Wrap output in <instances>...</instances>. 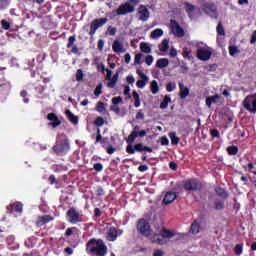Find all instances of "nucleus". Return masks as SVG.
<instances>
[{
    "instance_id": "obj_3",
    "label": "nucleus",
    "mask_w": 256,
    "mask_h": 256,
    "mask_svg": "<svg viewBox=\"0 0 256 256\" xmlns=\"http://www.w3.org/2000/svg\"><path fill=\"white\" fill-rule=\"evenodd\" d=\"M52 151L55 155H67L71 151L69 139L63 134L59 135L56 139V144L52 147Z\"/></svg>"
},
{
    "instance_id": "obj_49",
    "label": "nucleus",
    "mask_w": 256,
    "mask_h": 256,
    "mask_svg": "<svg viewBox=\"0 0 256 256\" xmlns=\"http://www.w3.org/2000/svg\"><path fill=\"white\" fill-rule=\"evenodd\" d=\"M95 109L98 113H103V111H105V103L99 101Z\"/></svg>"
},
{
    "instance_id": "obj_48",
    "label": "nucleus",
    "mask_w": 256,
    "mask_h": 256,
    "mask_svg": "<svg viewBox=\"0 0 256 256\" xmlns=\"http://www.w3.org/2000/svg\"><path fill=\"white\" fill-rule=\"evenodd\" d=\"M216 31L218 33V35H225V28L223 27V23L219 22L217 27H216Z\"/></svg>"
},
{
    "instance_id": "obj_23",
    "label": "nucleus",
    "mask_w": 256,
    "mask_h": 256,
    "mask_svg": "<svg viewBox=\"0 0 256 256\" xmlns=\"http://www.w3.org/2000/svg\"><path fill=\"white\" fill-rule=\"evenodd\" d=\"M65 115H66L67 119H69L70 123H72V125L79 124V117L75 116V114H73V112H71V110H66Z\"/></svg>"
},
{
    "instance_id": "obj_17",
    "label": "nucleus",
    "mask_w": 256,
    "mask_h": 256,
    "mask_svg": "<svg viewBox=\"0 0 256 256\" xmlns=\"http://www.w3.org/2000/svg\"><path fill=\"white\" fill-rule=\"evenodd\" d=\"M53 216L51 215H42L38 216L35 221L36 227H43V225H47V223H51L53 221Z\"/></svg>"
},
{
    "instance_id": "obj_4",
    "label": "nucleus",
    "mask_w": 256,
    "mask_h": 256,
    "mask_svg": "<svg viewBox=\"0 0 256 256\" xmlns=\"http://www.w3.org/2000/svg\"><path fill=\"white\" fill-rule=\"evenodd\" d=\"M175 237V233L169 229L163 228L160 230V233L154 234L152 239L154 243L158 245H167L169 243V239H173Z\"/></svg>"
},
{
    "instance_id": "obj_51",
    "label": "nucleus",
    "mask_w": 256,
    "mask_h": 256,
    "mask_svg": "<svg viewBox=\"0 0 256 256\" xmlns=\"http://www.w3.org/2000/svg\"><path fill=\"white\" fill-rule=\"evenodd\" d=\"M242 168L244 169V171H253V169H255V165L253 164V162H249L246 165H242Z\"/></svg>"
},
{
    "instance_id": "obj_63",
    "label": "nucleus",
    "mask_w": 256,
    "mask_h": 256,
    "mask_svg": "<svg viewBox=\"0 0 256 256\" xmlns=\"http://www.w3.org/2000/svg\"><path fill=\"white\" fill-rule=\"evenodd\" d=\"M115 151H117V148H115L111 145L106 148V152L108 153V155H113V153H115Z\"/></svg>"
},
{
    "instance_id": "obj_50",
    "label": "nucleus",
    "mask_w": 256,
    "mask_h": 256,
    "mask_svg": "<svg viewBox=\"0 0 256 256\" xmlns=\"http://www.w3.org/2000/svg\"><path fill=\"white\" fill-rule=\"evenodd\" d=\"M210 135H211V137L213 138V139H220L221 138V134L219 133V130H217V129H212L211 131H210Z\"/></svg>"
},
{
    "instance_id": "obj_19",
    "label": "nucleus",
    "mask_w": 256,
    "mask_h": 256,
    "mask_svg": "<svg viewBox=\"0 0 256 256\" xmlns=\"http://www.w3.org/2000/svg\"><path fill=\"white\" fill-rule=\"evenodd\" d=\"M23 211V204L21 202H15L7 206V213H21Z\"/></svg>"
},
{
    "instance_id": "obj_45",
    "label": "nucleus",
    "mask_w": 256,
    "mask_h": 256,
    "mask_svg": "<svg viewBox=\"0 0 256 256\" xmlns=\"http://www.w3.org/2000/svg\"><path fill=\"white\" fill-rule=\"evenodd\" d=\"M85 77V74L83 73L82 69H78L76 71V81L80 82L83 81V78Z\"/></svg>"
},
{
    "instance_id": "obj_9",
    "label": "nucleus",
    "mask_w": 256,
    "mask_h": 256,
    "mask_svg": "<svg viewBox=\"0 0 256 256\" xmlns=\"http://www.w3.org/2000/svg\"><path fill=\"white\" fill-rule=\"evenodd\" d=\"M212 55L213 52L211 51V48L199 46L196 50V57L200 61H209Z\"/></svg>"
},
{
    "instance_id": "obj_43",
    "label": "nucleus",
    "mask_w": 256,
    "mask_h": 256,
    "mask_svg": "<svg viewBox=\"0 0 256 256\" xmlns=\"http://www.w3.org/2000/svg\"><path fill=\"white\" fill-rule=\"evenodd\" d=\"M94 125L96 127H103V125H105V119L101 116H98L94 121Z\"/></svg>"
},
{
    "instance_id": "obj_53",
    "label": "nucleus",
    "mask_w": 256,
    "mask_h": 256,
    "mask_svg": "<svg viewBox=\"0 0 256 256\" xmlns=\"http://www.w3.org/2000/svg\"><path fill=\"white\" fill-rule=\"evenodd\" d=\"M110 111H113L116 115H119L121 113V108H119V105L112 104V106H110Z\"/></svg>"
},
{
    "instance_id": "obj_44",
    "label": "nucleus",
    "mask_w": 256,
    "mask_h": 256,
    "mask_svg": "<svg viewBox=\"0 0 256 256\" xmlns=\"http://www.w3.org/2000/svg\"><path fill=\"white\" fill-rule=\"evenodd\" d=\"M234 253L235 255H242L243 254V244H236L234 247Z\"/></svg>"
},
{
    "instance_id": "obj_52",
    "label": "nucleus",
    "mask_w": 256,
    "mask_h": 256,
    "mask_svg": "<svg viewBox=\"0 0 256 256\" xmlns=\"http://www.w3.org/2000/svg\"><path fill=\"white\" fill-rule=\"evenodd\" d=\"M143 57V53H138L134 57V64L141 65V58Z\"/></svg>"
},
{
    "instance_id": "obj_25",
    "label": "nucleus",
    "mask_w": 256,
    "mask_h": 256,
    "mask_svg": "<svg viewBox=\"0 0 256 256\" xmlns=\"http://www.w3.org/2000/svg\"><path fill=\"white\" fill-rule=\"evenodd\" d=\"M201 231V223L197 220H194L190 226V233L192 235H197Z\"/></svg>"
},
{
    "instance_id": "obj_16",
    "label": "nucleus",
    "mask_w": 256,
    "mask_h": 256,
    "mask_svg": "<svg viewBox=\"0 0 256 256\" xmlns=\"http://www.w3.org/2000/svg\"><path fill=\"white\" fill-rule=\"evenodd\" d=\"M136 73L141 78L136 82V87H138V89H143L145 85L149 83V77H147V75H145V73L139 69L136 70Z\"/></svg>"
},
{
    "instance_id": "obj_30",
    "label": "nucleus",
    "mask_w": 256,
    "mask_h": 256,
    "mask_svg": "<svg viewBox=\"0 0 256 256\" xmlns=\"http://www.w3.org/2000/svg\"><path fill=\"white\" fill-rule=\"evenodd\" d=\"M81 231L77 227L67 228L65 231V237H71V235H79Z\"/></svg>"
},
{
    "instance_id": "obj_6",
    "label": "nucleus",
    "mask_w": 256,
    "mask_h": 256,
    "mask_svg": "<svg viewBox=\"0 0 256 256\" xmlns=\"http://www.w3.org/2000/svg\"><path fill=\"white\" fill-rule=\"evenodd\" d=\"M136 229L140 235H143V237H149L151 235V225L145 218L138 220Z\"/></svg>"
},
{
    "instance_id": "obj_8",
    "label": "nucleus",
    "mask_w": 256,
    "mask_h": 256,
    "mask_svg": "<svg viewBox=\"0 0 256 256\" xmlns=\"http://www.w3.org/2000/svg\"><path fill=\"white\" fill-rule=\"evenodd\" d=\"M243 107L246 111H249V113H256V93L245 97Z\"/></svg>"
},
{
    "instance_id": "obj_22",
    "label": "nucleus",
    "mask_w": 256,
    "mask_h": 256,
    "mask_svg": "<svg viewBox=\"0 0 256 256\" xmlns=\"http://www.w3.org/2000/svg\"><path fill=\"white\" fill-rule=\"evenodd\" d=\"M178 85L180 89V93H179L180 99H187V97L189 96V89L185 87V84H183L182 82H179Z\"/></svg>"
},
{
    "instance_id": "obj_2",
    "label": "nucleus",
    "mask_w": 256,
    "mask_h": 256,
    "mask_svg": "<svg viewBox=\"0 0 256 256\" xmlns=\"http://www.w3.org/2000/svg\"><path fill=\"white\" fill-rule=\"evenodd\" d=\"M86 252L88 255L105 256L108 252L107 244L101 238H92L86 243Z\"/></svg>"
},
{
    "instance_id": "obj_21",
    "label": "nucleus",
    "mask_w": 256,
    "mask_h": 256,
    "mask_svg": "<svg viewBox=\"0 0 256 256\" xmlns=\"http://www.w3.org/2000/svg\"><path fill=\"white\" fill-rule=\"evenodd\" d=\"M47 119H48V121H52V123H50V125L54 129L56 127H59V125H61V120H59V117H57V114H55V113H49L47 115Z\"/></svg>"
},
{
    "instance_id": "obj_14",
    "label": "nucleus",
    "mask_w": 256,
    "mask_h": 256,
    "mask_svg": "<svg viewBox=\"0 0 256 256\" xmlns=\"http://www.w3.org/2000/svg\"><path fill=\"white\" fill-rule=\"evenodd\" d=\"M202 10L204 11V13H206V15H209V13H215L214 19H217V4L213 2H204L202 4Z\"/></svg>"
},
{
    "instance_id": "obj_37",
    "label": "nucleus",
    "mask_w": 256,
    "mask_h": 256,
    "mask_svg": "<svg viewBox=\"0 0 256 256\" xmlns=\"http://www.w3.org/2000/svg\"><path fill=\"white\" fill-rule=\"evenodd\" d=\"M214 209L216 211H221V210L225 209V202L223 200H216L214 202Z\"/></svg>"
},
{
    "instance_id": "obj_7",
    "label": "nucleus",
    "mask_w": 256,
    "mask_h": 256,
    "mask_svg": "<svg viewBox=\"0 0 256 256\" xmlns=\"http://www.w3.org/2000/svg\"><path fill=\"white\" fill-rule=\"evenodd\" d=\"M107 21H109V19H107V17L96 18V19L92 20L90 23V30L88 32L90 37H93V35H95L97 33V30L99 28L103 27V25H106Z\"/></svg>"
},
{
    "instance_id": "obj_28",
    "label": "nucleus",
    "mask_w": 256,
    "mask_h": 256,
    "mask_svg": "<svg viewBox=\"0 0 256 256\" xmlns=\"http://www.w3.org/2000/svg\"><path fill=\"white\" fill-rule=\"evenodd\" d=\"M156 67L158 69H165V67H169V59L167 58H160L156 61Z\"/></svg>"
},
{
    "instance_id": "obj_39",
    "label": "nucleus",
    "mask_w": 256,
    "mask_h": 256,
    "mask_svg": "<svg viewBox=\"0 0 256 256\" xmlns=\"http://www.w3.org/2000/svg\"><path fill=\"white\" fill-rule=\"evenodd\" d=\"M228 51L231 57H235V55L241 53V50L237 46H229Z\"/></svg>"
},
{
    "instance_id": "obj_55",
    "label": "nucleus",
    "mask_w": 256,
    "mask_h": 256,
    "mask_svg": "<svg viewBox=\"0 0 256 256\" xmlns=\"http://www.w3.org/2000/svg\"><path fill=\"white\" fill-rule=\"evenodd\" d=\"M107 33H108V35H110L111 37H113V36L117 33V28H116V27L109 26V27L107 28Z\"/></svg>"
},
{
    "instance_id": "obj_56",
    "label": "nucleus",
    "mask_w": 256,
    "mask_h": 256,
    "mask_svg": "<svg viewBox=\"0 0 256 256\" xmlns=\"http://www.w3.org/2000/svg\"><path fill=\"white\" fill-rule=\"evenodd\" d=\"M119 103H123V98L121 96L112 98V105H119Z\"/></svg>"
},
{
    "instance_id": "obj_38",
    "label": "nucleus",
    "mask_w": 256,
    "mask_h": 256,
    "mask_svg": "<svg viewBox=\"0 0 256 256\" xmlns=\"http://www.w3.org/2000/svg\"><path fill=\"white\" fill-rule=\"evenodd\" d=\"M140 50L142 53H151V46L147 42L140 43Z\"/></svg>"
},
{
    "instance_id": "obj_5",
    "label": "nucleus",
    "mask_w": 256,
    "mask_h": 256,
    "mask_svg": "<svg viewBox=\"0 0 256 256\" xmlns=\"http://www.w3.org/2000/svg\"><path fill=\"white\" fill-rule=\"evenodd\" d=\"M66 217L68 219V223L72 225H76V223H83V215L77 211V208L71 207L66 212Z\"/></svg>"
},
{
    "instance_id": "obj_27",
    "label": "nucleus",
    "mask_w": 256,
    "mask_h": 256,
    "mask_svg": "<svg viewBox=\"0 0 256 256\" xmlns=\"http://www.w3.org/2000/svg\"><path fill=\"white\" fill-rule=\"evenodd\" d=\"M215 193L218 195V197H221V199H228L229 198V193L225 191V188L217 186L215 188Z\"/></svg>"
},
{
    "instance_id": "obj_64",
    "label": "nucleus",
    "mask_w": 256,
    "mask_h": 256,
    "mask_svg": "<svg viewBox=\"0 0 256 256\" xmlns=\"http://www.w3.org/2000/svg\"><path fill=\"white\" fill-rule=\"evenodd\" d=\"M160 143H161V145H169V139L167 138V136H162L161 138H160Z\"/></svg>"
},
{
    "instance_id": "obj_20",
    "label": "nucleus",
    "mask_w": 256,
    "mask_h": 256,
    "mask_svg": "<svg viewBox=\"0 0 256 256\" xmlns=\"http://www.w3.org/2000/svg\"><path fill=\"white\" fill-rule=\"evenodd\" d=\"M175 199H177V192L168 191L163 198V203L164 205H171Z\"/></svg>"
},
{
    "instance_id": "obj_12",
    "label": "nucleus",
    "mask_w": 256,
    "mask_h": 256,
    "mask_svg": "<svg viewBox=\"0 0 256 256\" xmlns=\"http://www.w3.org/2000/svg\"><path fill=\"white\" fill-rule=\"evenodd\" d=\"M135 11V6L131 5L129 2L121 4L116 10L117 15H128V13H133Z\"/></svg>"
},
{
    "instance_id": "obj_36",
    "label": "nucleus",
    "mask_w": 256,
    "mask_h": 256,
    "mask_svg": "<svg viewBox=\"0 0 256 256\" xmlns=\"http://www.w3.org/2000/svg\"><path fill=\"white\" fill-rule=\"evenodd\" d=\"M162 35H163V30L161 28H158L151 32L150 37L152 39H159V37H162Z\"/></svg>"
},
{
    "instance_id": "obj_1",
    "label": "nucleus",
    "mask_w": 256,
    "mask_h": 256,
    "mask_svg": "<svg viewBox=\"0 0 256 256\" xmlns=\"http://www.w3.org/2000/svg\"><path fill=\"white\" fill-rule=\"evenodd\" d=\"M145 135H147L146 130L132 131L128 135V139H126V143L128 144L126 147V153H128V155H134L135 151H138V153H143V151H147L148 153H153V148L144 146L141 143L135 144L133 146V143H135V139H137L138 137L143 138L145 137Z\"/></svg>"
},
{
    "instance_id": "obj_13",
    "label": "nucleus",
    "mask_w": 256,
    "mask_h": 256,
    "mask_svg": "<svg viewBox=\"0 0 256 256\" xmlns=\"http://www.w3.org/2000/svg\"><path fill=\"white\" fill-rule=\"evenodd\" d=\"M170 27L173 35L176 37H185V30L179 26V22H177V20H171Z\"/></svg>"
},
{
    "instance_id": "obj_60",
    "label": "nucleus",
    "mask_w": 256,
    "mask_h": 256,
    "mask_svg": "<svg viewBox=\"0 0 256 256\" xmlns=\"http://www.w3.org/2000/svg\"><path fill=\"white\" fill-rule=\"evenodd\" d=\"M20 96L23 97L24 103H29V98H27V90H22L20 92Z\"/></svg>"
},
{
    "instance_id": "obj_47",
    "label": "nucleus",
    "mask_w": 256,
    "mask_h": 256,
    "mask_svg": "<svg viewBox=\"0 0 256 256\" xmlns=\"http://www.w3.org/2000/svg\"><path fill=\"white\" fill-rule=\"evenodd\" d=\"M101 89H103V84L100 83L96 86L95 90H94V95L96 97H99V95H102L103 94V91H101Z\"/></svg>"
},
{
    "instance_id": "obj_32",
    "label": "nucleus",
    "mask_w": 256,
    "mask_h": 256,
    "mask_svg": "<svg viewBox=\"0 0 256 256\" xmlns=\"http://www.w3.org/2000/svg\"><path fill=\"white\" fill-rule=\"evenodd\" d=\"M150 90L153 95H157V93H159V83L157 82V80H153L150 83Z\"/></svg>"
},
{
    "instance_id": "obj_61",
    "label": "nucleus",
    "mask_w": 256,
    "mask_h": 256,
    "mask_svg": "<svg viewBox=\"0 0 256 256\" xmlns=\"http://www.w3.org/2000/svg\"><path fill=\"white\" fill-rule=\"evenodd\" d=\"M145 63H146V65H148V66L153 65V56H152V55H147V56L145 57Z\"/></svg>"
},
{
    "instance_id": "obj_18",
    "label": "nucleus",
    "mask_w": 256,
    "mask_h": 256,
    "mask_svg": "<svg viewBox=\"0 0 256 256\" xmlns=\"http://www.w3.org/2000/svg\"><path fill=\"white\" fill-rule=\"evenodd\" d=\"M76 41H77V38L75 35L70 36L68 38L67 49H71V53H73V55L79 54V47L75 45Z\"/></svg>"
},
{
    "instance_id": "obj_62",
    "label": "nucleus",
    "mask_w": 256,
    "mask_h": 256,
    "mask_svg": "<svg viewBox=\"0 0 256 256\" xmlns=\"http://www.w3.org/2000/svg\"><path fill=\"white\" fill-rule=\"evenodd\" d=\"M6 243L8 245H13L15 243V236L13 235H9L7 238H6Z\"/></svg>"
},
{
    "instance_id": "obj_26",
    "label": "nucleus",
    "mask_w": 256,
    "mask_h": 256,
    "mask_svg": "<svg viewBox=\"0 0 256 256\" xmlns=\"http://www.w3.org/2000/svg\"><path fill=\"white\" fill-rule=\"evenodd\" d=\"M185 11L188 14L189 19H193V11H195L196 7L195 5L189 3V2H185Z\"/></svg>"
},
{
    "instance_id": "obj_41",
    "label": "nucleus",
    "mask_w": 256,
    "mask_h": 256,
    "mask_svg": "<svg viewBox=\"0 0 256 256\" xmlns=\"http://www.w3.org/2000/svg\"><path fill=\"white\" fill-rule=\"evenodd\" d=\"M102 73H105L106 71V79L108 81H111V78L113 77V72L109 70V68H105V65H101Z\"/></svg>"
},
{
    "instance_id": "obj_46",
    "label": "nucleus",
    "mask_w": 256,
    "mask_h": 256,
    "mask_svg": "<svg viewBox=\"0 0 256 256\" xmlns=\"http://www.w3.org/2000/svg\"><path fill=\"white\" fill-rule=\"evenodd\" d=\"M1 26H2V29H4L5 31H9V29H11V23H9L5 19L1 20Z\"/></svg>"
},
{
    "instance_id": "obj_42",
    "label": "nucleus",
    "mask_w": 256,
    "mask_h": 256,
    "mask_svg": "<svg viewBox=\"0 0 256 256\" xmlns=\"http://www.w3.org/2000/svg\"><path fill=\"white\" fill-rule=\"evenodd\" d=\"M11 5V0H0V11H5Z\"/></svg>"
},
{
    "instance_id": "obj_59",
    "label": "nucleus",
    "mask_w": 256,
    "mask_h": 256,
    "mask_svg": "<svg viewBox=\"0 0 256 256\" xmlns=\"http://www.w3.org/2000/svg\"><path fill=\"white\" fill-rule=\"evenodd\" d=\"M176 85L173 84L172 82H169L167 85H166V91H168V93H171V91H173L174 89H176Z\"/></svg>"
},
{
    "instance_id": "obj_24",
    "label": "nucleus",
    "mask_w": 256,
    "mask_h": 256,
    "mask_svg": "<svg viewBox=\"0 0 256 256\" xmlns=\"http://www.w3.org/2000/svg\"><path fill=\"white\" fill-rule=\"evenodd\" d=\"M112 50L114 53H125V49L123 48V44L119 40H115L112 44Z\"/></svg>"
},
{
    "instance_id": "obj_35",
    "label": "nucleus",
    "mask_w": 256,
    "mask_h": 256,
    "mask_svg": "<svg viewBox=\"0 0 256 256\" xmlns=\"http://www.w3.org/2000/svg\"><path fill=\"white\" fill-rule=\"evenodd\" d=\"M169 103H171V96L166 95L160 103V109H167V107H169Z\"/></svg>"
},
{
    "instance_id": "obj_11",
    "label": "nucleus",
    "mask_w": 256,
    "mask_h": 256,
    "mask_svg": "<svg viewBox=\"0 0 256 256\" xmlns=\"http://www.w3.org/2000/svg\"><path fill=\"white\" fill-rule=\"evenodd\" d=\"M201 189V182L197 179H189L184 183L185 191H199Z\"/></svg>"
},
{
    "instance_id": "obj_58",
    "label": "nucleus",
    "mask_w": 256,
    "mask_h": 256,
    "mask_svg": "<svg viewBox=\"0 0 256 256\" xmlns=\"http://www.w3.org/2000/svg\"><path fill=\"white\" fill-rule=\"evenodd\" d=\"M102 140H103V136L101 135V129L97 128V135H96L95 144L101 143Z\"/></svg>"
},
{
    "instance_id": "obj_54",
    "label": "nucleus",
    "mask_w": 256,
    "mask_h": 256,
    "mask_svg": "<svg viewBox=\"0 0 256 256\" xmlns=\"http://www.w3.org/2000/svg\"><path fill=\"white\" fill-rule=\"evenodd\" d=\"M48 181H49L50 185H59L57 178H55V175H53V174H51L49 176Z\"/></svg>"
},
{
    "instance_id": "obj_29",
    "label": "nucleus",
    "mask_w": 256,
    "mask_h": 256,
    "mask_svg": "<svg viewBox=\"0 0 256 256\" xmlns=\"http://www.w3.org/2000/svg\"><path fill=\"white\" fill-rule=\"evenodd\" d=\"M159 51L161 53H167L169 51V39L165 38L162 40L161 44H159Z\"/></svg>"
},
{
    "instance_id": "obj_33",
    "label": "nucleus",
    "mask_w": 256,
    "mask_h": 256,
    "mask_svg": "<svg viewBox=\"0 0 256 256\" xmlns=\"http://www.w3.org/2000/svg\"><path fill=\"white\" fill-rule=\"evenodd\" d=\"M169 137H170L172 145H179V141H181V139L179 137H177L176 132H170Z\"/></svg>"
},
{
    "instance_id": "obj_57",
    "label": "nucleus",
    "mask_w": 256,
    "mask_h": 256,
    "mask_svg": "<svg viewBox=\"0 0 256 256\" xmlns=\"http://www.w3.org/2000/svg\"><path fill=\"white\" fill-rule=\"evenodd\" d=\"M96 195L97 197H103V195H105V190L103 189V187L98 186L96 188Z\"/></svg>"
},
{
    "instance_id": "obj_31",
    "label": "nucleus",
    "mask_w": 256,
    "mask_h": 256,
    "mask_svg": "<svg viewBox=\"0 0 256 256\" xmlns=\"http://www.w3.org/2000/svg\"><path fill=\"white\" fill-rule=\"evenodd\" d=\"M217 99H221V96L219 94H215L214 96H209L206 98V105L208 107H211L213 103H217Z\"/></svg>"
},
{
    "instance_id": "obj_15",
    "label": "nucleus",
    "mask_w": 256,
    "mask_h": 256,
    "mask_svg": "<svg viewBox=\"0 0 256 256\" xmlns=\"http://www.w3.org/2000/svg\"><path fill=\"white\" fill-rule=\"evenodd\" d=\"M138 15H139V21H149V17H151V12H149V9H147V6L141 4L138 7Z\"/></svg>"
},
{
    "instance_id": "obj_40",
    "label": "nucleus",
    "mask_w": 256,
    "mask_h": 256,
    "mask_svg": "<svg viewBox=\"0 0 256 256\" xmlns=\"http://www.w3.org/2000/svg\"><path fill=\"white\" fill-rule=\"evenodd\" d=\"M226 151H227L228 155H237L239 153V147L228 146Z\"/></svg>"
},
{
    "instance_id": "obj_10",
    "label": "nucleus",
    "mask_w": 256,
    "mask_h": 256,
    "mask_svg": "<svg viewBox=\"0 0 256 256\" xmlns=\"http://www.w3.org/2000/svg\"><path fill=\"white\" fill-rule=\"evenodd\" d=\"M121 235H123V230L115 226H110L106 232V240L114 242L118 237H121Z\"/></svg>"
},
{
    "instance_id": "obj_34",
    "label": "nucleus",
    "mask_w": 256,
    "mask_h": 256,
    "mask_svg": "<svg viewBox=\"0 0 256 256\" xmlns=\"http://www.w3.org/2000/svg\"><path fill=\"white\" fill-rule=\"evenodd\" d=\"M132 97L134 99V107H141V98L139 97V93L134 90L132 92Z\"/></svg>"
}]
</instances>
